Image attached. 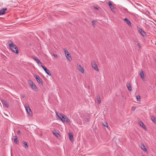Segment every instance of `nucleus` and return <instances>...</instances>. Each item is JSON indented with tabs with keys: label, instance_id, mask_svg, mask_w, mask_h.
Here are the masks:
<instances>
[{
	"label": "nucleus",
	"instance_id": "bb28decb",
	"mask_svg": "<svg viewBox=\"0 0 156 156\" xmlns=\"http://www.w3.org/2000/svg\"><path fill=\"white\" fill-rule=\"evenodd\" d=\"M103 126L105 127H108V124L106 122H104L103 123Z\"/></svg>",
	"mask_w": 156,
	"mask_h": 156
},
{
	"label": "nucleus",
	"instance_id": "dca6fc26",
	"mask_svg": "<svg viewBox=\"0 0 156 156\" xmlns=\"http://www.w3.org/2000/svg\"><path fill=\"white\" fill-rule=\"evenodd\" d=\"M124 20L126 22V23L129 26H131V23L130 21L127 18H126L124 19Z\"/></svg>",
	"mask_w": 156,
	"mask_h": 156
},
{
	"label": "nucleus",
	"instance_id": "412c9836",
	"mask_svg": "<svg viewBox=\"0 0 156 156\" xmlns=\"http://www.w3.org/2000/svg\"><path fill=\"white\" fill-rule=\"evenodd\" d=\"M49 76H51V74L49 70L47 69L46 70L44 71Z\"/></svg>",
	"mask_w": 156,
	"mask_h": 156
},
{
	"label": "nucleus",
	"instance_id": "58836bf2",
	"mask_svg": "<svg viewBox=\"0 0 156 156\" xmlns=\"http://www.w3.org/2000/svg\"><path fill=\"white\" fill-rule=\"evenodd\" d=\"M23 98H24V96H23Z\"/></svg>",
	"mask_w": 156,
	"mask_h": 156
},
{
	"label": "nucleus",
	"instance_id": "423d86ee",
	"mask_svg": "<svg viewBox=\"0 0 156 156\" xmlns=\"http://www.w3.org/2000/svg\"><path fill=\"white\" fill-rule=\"evenodd\" d=\"M25 108L27 112L28 113V114L29 115H30V116H32V112L29 105H28V107H27V106H26Z\"/></svg>",
	"mask_w": 156,
	"mask_h": 156
},
{
	"label": "nucleus",
	"instance_id": "ea45409f",
	"mask_svg": "<svg viewBox=\"0 0 156 156\" xmlns=\"http://www.w3.org/2000/svg\"><path fill=\"white\" fill-rule=\"evenodd\" d=\"M155 45H156V43H155Z\"/></svg>",
	"mask_w": 156,
	"mask_h": 156
},
{
	"label": "nucleus",
	"instance_id": "c9c22d12",
	"mask_svg": "<svg viewBox=\"0 0 156 156\" xmlns=\"http://www.w3.org/2000/svg\"><path fill=\"white\" fill-rule=\"evenodd\" d=\"M94 9H97V10H98V8L97 7H94Z\"/></svg>",
	"mask_w": 156,
	"mask_h": 156
},
{
	"label": "nucleus",
	"instance_id": "6ab92c4d",
	"mask_svg": "<svg viewBox=\"0 0 156 156\" xmlns=\"http://www.w3.org/2000/svg\"><path fill=\"white\" fill-rule=\"evenodd\" d=\"M139 125L141 126L144 129H146V128L145 126V125L141 121H140L139 123Z\"/></svg>",
	"mask_w": 156,
	"mask_h": 156
},
{
	"label": "nucleus",
	"instance_id": "9b49d317",
	"mask_svg": "<svg viewBox=\"0 0 156 156\" xmlns=\"http://www.w3.org/2000/svg\"><path fill=\"white\" fill-rule=\"evenodd\" d=\"M7 10L6 8H3L0 10V15H3L5 13V12Z\"/></svg>",
	"mask_w": 156,
	"mask_h": 156
},
{
	"label": "nucleus",
	"instance_id": "a878e982",
	"mask_svg": "<svg viewBox=\"0 0 156 156\" xmlns=\"http://www.w3.org/2000/svg\"><path fill=\"white\" fill-rule=\"evenodd\" d=\"M136 98H137L138 101H140V95H137L136 96Z\"/></svg>",
	"mask_w": 156,
	"mask_h": 156
},
{
	"label": "nucleus",
	"instance_id": "72a5a7b5",
	"mask_svg": "<svg viewBox=\"0 0 156 156\" xmlns=\"http://www.w3.org/2000/svg\"><path fill=\"white\" fill-rule=\"evenodd\" d=\"M136 109V107L134 106H133L132 108V109L133 111H134Z\"/></svg>",
	"mask_w": 156,
	"mask_h": 156
},
{
	"label": "nucleus",
	"instance_id": "4c0bfd02",
	"mask_svg": "<svg viewBox=\"0 0 156 156\" xmlns=\"http://www.w3.org/2000/svg\"><path fill=\"white\" fill-rule=\"evenodd\" d=\"M155 112L156 113V108L155 109Z\"/></svg>",
	"mask_w": 156,
	"mask_h": 156
},
{
	"label": "nucleus",
	"instance_id": "473e14b6",
	"mask_svg": "<svg viewBox=\"0 0 156 156\" xmlns=\"http://www.w3.org/2000/svg\"><path fill=\"white\" fill-rule=\"evenodd\" d=\"M137 46L139 47L140 48H141V45L139 43H138L137 44Z\"/></svg>",
	"mask_w": 156,
	"mask_h": 156
},
{
	"label": "nucleus",
	"instance_id": "f704fd0d",
	"mask_svg": "<svg viewBox=\"0 0 156 156\" xmlns=\"http://www.w3.org/2000/svg\"><path fill=\"white\" fill-rule=\"evenodd\" d=\"M17 133L19 134L20 135L21 134L19 130H18L17 131Z\"/></svg>",
	"mask_w": 156,
	"mask_h": 156
},
{
	"label": "nucleus",
	"instance_id": "f257e3e1",
	"mask_svg": "<svg viewBox=\"0 0 156 156\" xmlns=\"http://www.w3.org/2000/svg\"><path fill=\"white\" fill-rule=\"evenodd\" d=\"M8 43L10 48L16 54H18L19 53L18 47L16 45L13 44L12 41L9 40Z\"/></svg>",
	"mask_w": 156,
	"mask_h": 156
},
{
	"label": "nucleus",
	"instance_id": "e433bc0d",
	"mask_svg": "<svg viewBox=\"0 0 156 156\" xmlns=\"http://www.w3.org/2000/svg\"><path fill=\"white\" fill-rule=\"evenodd\" d=\"M16 138H17V136H14V139H16Z\"/></svg>",
	"mask_w": 156,
	"mask_h": 156
},
{
	"label": "nucleus",
	"instance_id": "5701e85b",
	"mask_svg": "<svg viewBox=\"0 0 156 156\" xmlns=\"http://www.w3.org/2000/svg\"><path fill=\"white\" fill-rule=\"evenodd\" d=\"M98 102V104H100L101 103V100L100 96H98L97 98Z\"/></svg>",
	"mask_w": 156,
	"mask_h": 156
},
{
	"label": "nucleus",
	"instance_id": "7c9ffc66",
	"mask_svg": "<svg viewBox=\"0 0 156 156\" xmlns=\"http://www.w3.org/2000/svg\"><path fill=\"white\" fill-rule=\"evenodd\" d=\"M94 22H95V21L93 20V21H92V25L94 27V25H95V23H94Z\"/></svg>",
	"mask_w": 156,
	"mask_h": 156
},
{
	"label": "nucleus",
	"instance_id": "4468645a",
	"mask_svg": "<svg viewBox=\"0 0 156 156\" xmlns=\"http://www.w3.org/2000/svg\"><path fill=\"white\" fill-rule=\"evenodd\" d=\"M2 102V104L4 105L7 108L9 107V105L6 101L3 100Z\"/></svg>",
	"mask_w": 156,
	"mask_h": 156
},
{
	"label": "nucleus",
	"instance_id": "0eeeda50",
	"mask_svg": "<svg viewBox=\"0 0 156 156\" xmlns=\"http://www.w3.org/2000/svg\"><path fill=\"white\" fill-rule=\"evenodd\" d=\"M138 32L142 35L143 37L146 36V34L145 32L141 29L139 28L138 30Z\"/></svg>",
	"mask_w": 156,
	"mask_h": 156
},
{
	"label": "nucleus",
	"instance_id": "9d476101",
	"mask_svg": "<svg viewBox=\"0 0 156 156\" xmlns=\"http://www.w3.org/2000/svg\"><path fill=\"white\" fill-rule=\"evenodd\" d=\"M30 85L33 90H34L37 88L36 86L32 81H30Z\"/></svg>",
	"mask_w": 156,
	"mask_h": 156
},
{
	"label": "nucleus",
	"instance_id": "4be33fe9",
	"mask_svg": "<svg viewBox=\"0 0 156 156\" xmlns=\"http://www.w3.org/2000/svg\"><path fill=\"white\" fill-rule=\"evenodd\" d=\"M23 144L25 148H27L28 147V146L26 142L23 141Z\"/></svg>",
	"mask_w": 156,
	"mask_h": 156
},
{
	"label": "nucleus",
	"instance_id": "c85d7f7f",
	"mask_svg": "<svg viewBox=\"0 0 156 156\" xmlns=\"http://www.w3.org/2000/svg\"><path fill=\"white\" fill-rule=\"evenodd\" d=\"M41 67L44 71L46 70L47 69L45 67L42 65H41Z\"/></svg>",
	"mask_w": 156,
	"mask_h": 156
},
{
	"label": "nucleus",
	"instance_id": "ddd939ff",
	"mask_svg": "<svg viewBox=\"0 0 156 156\" xmlns=\"http://www.w3.org/2000/svg\"><path fill=\"white\" fill-rule=\"evenodd\" d=\"M69 140L71 141H73L74 140L73 133H69Z\"/></svg>",
	"mask_w": 156,
	"mask_h": 156
},
{
	"label": "nucleus",
	"instance_id": "393cba45",
	"mask_svg": "<svg viewBox=\"0 0 156 156\" xmlns=\"http://www.w3.org/2000/svg\"><path fill=\"white\" fill-rule=\"evenodd\" d=\"M14 141L16 144H18L19 143V140H18L17 138L14 139Z\"/></svg>",
	"mask_w": 156,
	"mask_h": 156
},
{
	"label": "nucleus",
	"instance_id": "1a4fd4ad",
	"mask_svg": "<svg viewBox=\"0 0 156 156\" xmlns=\"http://www.w3.org/2000/svg\"><path fill=\"white\" fill-rule=\"evenodd\" d=\"M78 69L82 73H84V71L83 68L80 65L78 66Z\"/></svg>",
	"mask_w": 156,
	"mask_h": 156
},
{
	"label": "nucleus",
	"instance_id": "c756f323",
	"mask_svg": "<svg viewBox=\"0 0 156 156\" xmlns=\"http://www.w3.org/2000/svg\"><path fill=\"white\" fill-rule=\"evenodd\" d=\"M55 112L56 115L60 118V116L59 115V114L58 115V112H57L56 111H55Z\"/></svg>",
	"mask_w": 156,
	"mask_h": 156
},
{
	"label": "nucleus",
	"instance_id": "20e7f679",
	"mask_svg": "<svg viewBox=\"0 0 156 156\" xmlns=\"http://www.w3.org/2000/svg\"><path fill=\"white\" fill-rule=\"evenodd\" d=\"M108 5L112 12H115V8L112 3L110 1L108 2Z\"/></svg>",
	"mask_w": 156,
	"mask_h": 156
},
{
	"label": "nucleus",
	"instance_id": "f3484780",
	"mask_svg": "<svg viewBox=\"0 0 156 156\" xmlns=\"http://www.w3.org/2000/svg\"><path fill=\"white\" fill-rule=\"evenodd\" d=\"M53 133L57 137L59 138L60 137V134L56 130H54L53 132Z\"/></svg>",
	"mask_w": 156,
	"mask_h": 156
},
{
	"label": "nucleus",
	"instance_id": "39448f33",
	"mask_svg": "<svg viewBox=\"0 0 156 156\" xmlns=\"http://www.w3.org/2000/svg\"><path fill=\"white\" fill-rule=\"evenodd\" d=\"M34 77L39 83H41V84H42L43 83L42 82V80L38 75H36L34 76Z\"/></svg>",
	"mask_w": 156,
	"mask_h": 156
},
{
	"label": "nucleus",
	"instance_id": "2f4dec72",
	"mask_svg": "<svg viewBox=\"0 0 156 156\" xmlns=\"http://www.w3.org/2000/svg\"><path fill=\"white\" fill-rule=\"evenodd\" d=\"M53 55L55 58H57L58 57V56L56 54H53Z\"/></svg>",
	"mask_w": 156,
	"mask_h": 156
},
{
	"label": "nucleus",
	"instance_id": "aec40b11",
	"mask_svg": "<svg viewBox=\"0 0 156 156\" xmlns=\"http://www.w3.org/2000/svg\"><path fill=\"white\" fill-rule=\"evenodd\" d=\"M141 148L143 151H147V149L145 148L144 145L142 144L141 146Z\"/></svg>",
	"mask_w": 156,
	"mask_h": 156
},
{
	"label": "nucleus",
	"instance_id": "2eb2a0df",
	"mask_svg": "<svg viewBox=\"0 0 156 156\" xmlns=\"http://www.w3.org/2000/svg\"><path fill=\"white\" fill-rule=\"evenodd\" d=\"M66 56L67 59L69 61H70L72 60V58L70 54H66Z\"/></svg>",
	"mask_w": 156,
	"mask_h": 156
},
{
	"label": "nucleus",
	"instance_id": "f03ea898",
	"mask_svg": "<svg viewBox=\"0 0 156 156\" xmlns=\"http://www.w3.org/2000/svg\"><path fill=\"white\" fill-rule=\"evenodd\" d=\"M59 115L60 116V118L63 122H65L69 124L70 123V120L65 115H63L61 113L59 114Z\"/></svg>",
	"mask_w": 156,
	"mask_h": 156
},
{
	"label": "nucleus",
	"instance_id": "f8f14e48",
	"mask_svg": "<svg viewBox=\"0 0 156 156\" xmlns=\"http://www.w3.org/2000/svg\"><path fill=\"white\" fill-rule=\"evenodd\" d=\"M33 58L34 60L36 61L37 62V63L39 65L40 64H42L41 62L36 57H33Z\"/></svg>",
	"mask_w": 156,
	"mask_h": 156
},
{
	"label": "nucleus",
	"instance_id": "6e6552de",
	"mask_svg": "<svg viewBox=\"0 0 156 156\" xmlns=\"http://www.w3.org/2000/svg\"><path fill=\"white\" fill-rule=\"evenodd\" d=\"M139 75L141 78V79L143 80L144 81L145 79V76L144 75V73L143 71L142 70H140V73H139Z\"/></svg>",
	"mask_w": 156,
	"mask_h": 156
},
{
	"label": "nucleus",
	"instance_id": "b1692460",
	"mask_svg": "<svg viewBox=\"0 0 156 156\" xmlns=\"http://www.w3.org/2000/svg\"><path fill=\"white\" fill-rule=\"evenodd\" d=\"M151 119L153 120V122H156V118L154 117L153 116H152L151 117Z\"/></svg>",
	"mask_w": 156,
	"mask_h": 156
},
{
	"label": "nucleus",
	"instance_id": "7ed1b4c3",
	"mask_svg": "<svg viewBox=\"0 0 156 156\" xmlns=\"http://www.w3.org/2000/svg\"><path fill=\"white\" fill-rule=\"evenodd\" d=\"M92 68L96 71L98 72L99 69H98L97 65L95 62H93L91 63Z\"/></svg>",
	"mask_w": 156,
	"mask_h": 156
},
{
	"label": "nucleus",
	"instance_id": "a211bd4d",
	"mask_svg": "<svg viewBox=\"0 0 156 156\" xmlns=\"http://www.w3.org/2000/svg\"><path fill=\"white\" fill-rule=\"evenodd\" d=\"M126 86L128 89L129 90H130V91H132V87L130 84L129 83H127L126 84Z\"/></svg>",
	"mask_w": 156,
	"mask_h": 156
},
{
	"label": "nucleus",
	"instance_id": "cd10ccee",
	"mask_svg": "<svg viewBox=\"0 0 156 156\" xmlns=\"http://www.w3.org/2000/svg\"><path fill=\"white\" fill-rule=\"evenodd\" d=\"M64 50H65L64 52L65 55H66V54H69V52L68 50H66V49H64Z\"/></svg>",
	"mask_w": 156,
	"mask_h": 156
}]
</instances>
